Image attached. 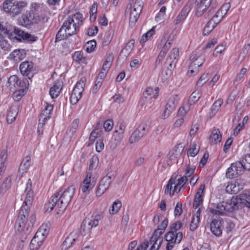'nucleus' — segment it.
<instances>
[{"mask_svg": "<svg viewBox=\"0 0 250 250\" xmlns=\"http://www.w3.org/2000/svg\"><path fill=\"white\" fill-rule=\"evenodd\" d=\"M25 200L20 209L17 219L15 224V227L19 232H22L25 234H29L31 231L36 217L34 214H31L28 218L32 205L34 194L32 189V182L29 179L26 183V187L24 190Z\"/></svg>", "mask_w": 250, "mask_h": 250, "instance_id": "obj_1", "label": "nucleus"}, {"mask_svg": "<svg viewBox=\"0 0 250 250\" xmlns=\"http://www.w3.org/2000/svg\"><path fill=\"white\" fill-rule=\"evenodd\" d=\"M75 190L73 186H70L65 189H61L53 194L44 206L45 211L50 212L56 207L57 213H62L71 201Z\"/></svg>", "mask_w": 250, "mask_h": 250, "instance_id": "obj_2", "label": "nucleus"}, {"mask_svg": "<svg viewBox=\"0 0 250 250\" xmlns=\"http://www.w3.org/2000/svg\"><path fill=\"white\" fill-rule=\"evenodd\" d=\"M83 21L82 14L77 13L68 17L56 36V42L66 40L76 34L82 25Z\"/></svg>", "mask_w": 250, "mask_h": 250, "instance_id": "obj_3", "label": "nucleus"}, {"mask_svg": "<svg viewBox=\"0 0 250 250\" xmlns=\"http://www.w3.org/2000/svg\"><path fill=\"white\" fill-rule=\"evenodd\" d=\"M27 6V3L24 0H3L0 7L6 14L15 17L21 14Z\"/></svg>", "mask_w": 250, "mask_h": 250, "instance_id": "obj_4", "label": "nucleus"}, {"mask_svg": "<svg viewBox=\"0 0 250 250\" xmlns=\"http://www.w3.org/2000/svg\"><path fill=\"white\" fill-rule=\"evenodd\" d=\"M187 180V176H183L177 180L176 178H173L172 176L166 186L165 193L166 194L169 193L170 196H172L175 192H179Z\"/></svg>", "mask_w": 250, "mask_h": 250, "instance_id": "obj_5", "label": "nucleus"}, {"mask_svg": "<svg viewBox=\"0 0 250 250\" xmlns=\"http://www.w3.org/2000/svg\"><path fill=\"white\" fill-rule=\"evenodd\" d=\"M8 38L13 41H24L30 42H35L38 39L37 37L16 27H14L13 31L10 32Z\"/></svg>", "mask_w": 250, "mask_h": 250, "instance_id": "obj_6", "label": "nucleus"}, {"mask_svg": "<svg viewBox=\"0 0 250 250\" xmlns=\"http://www.w3.org/2000/svg\"><path fill=\"white\" fill-rule=\"evenodd\" d=\"M209 205L208 209L210 212L213 214H222L223 211L232 212L237 208V204L233 200L223 201L216 205V208L214 209Z\"/></svg>", "mask_w": 250, "mask_h": 250, "instance_id": "obj_7", "label": "nucleus"}, {"mask_svg": "<svg viewBox=\"0 0 250 250\" xmlns=\"http://www.w3.org/2000/svg\"><path fill=\"white\" fill-rule=\"evenodd\" d=\"M102 218V216L100 214H96L94 216H92L91 218H85L80 229V232L82 235H85L90 233L92 229L98 225Z\"/></svg>", "mask_w": 250, "mask_h": 250, "instance_id": "obj_8", "label": "nucleus"}, {"mask_svg": "<svg viewBox=\"0 0 250 250\" xmlns=\"http://www.w3.org/2000/svg\"><path fill=\"white\" fill-rule=\"evenodd\" d=\"M166 240L167 242L166 250H171L175 245L179 244L183 238V233L179 231L177 233L168 231L165 235Z\"/></svg>", "mask_w": 250, "mask_h": 250, "instance_id": "obj_9", "label": "nucleus"}, {"mask_svg": "<svg viewBox=\"0 0 250 250\" xmlns=\"http://www.w3.org/2000/svg\"><path fill=\"white\" fill-rule=\"evenodd\" d=\"M190 60L191 62L189 66L190 70L188 74L191 75L197 74L199 71V67L205 62V56L202 55L197 56L196 53L193 52L190 56Z\"/></svg>", "mask_w": 250, "mask_h": 250, "instance_id": "obj_10", "label": "nucleus"}, {"mask_svg": "<svg viewBox=\"0 0 250 250\" xmlns=\"http://www.w3.org/2000/svg\"><path fill=\"white\" fill-rule=\"evenodd\" d=\"M85 86V79L82 78L78 81L71 93L70 101L72 104H76L82 97Z\"/></svg>", "mask_w": 250, "mask_h": 250, "instance_id": "obj_11", "label": "nucleus"}, {"mask_svg": "<svg viewBox=\"0 0 250 250\" xmlns=\"http://www.w3.org/2000/svg\"><path fill=\"white\" fill-rule=\"evenodd\" d=\"M114 178V174H108L101 180L96 190V195L97 197H100L104 193Z\"/></svg>", "mask_w": 250, "mask_h": 250, "instance_id": "obj_12", "label": "nucleus"}, {"mask_svg": "<svg viewBox=\"0 0 250 250\" xmlns=\"http://www.w3.org/2000/svg\"><path fill=\"white\" fill-rule=\"evenodd\" d=\"M178 101L179 100L177 95L172 96L169 98L166 105L165 110L162 114L163 119L168 118L171 113L175 110L178 103Z\"/></svg>", "mask_w": 250, "mask_h": 250, "instance_id": "obj_13", "label": "nucleus"}, {"mask_svg": "<svg viewBox=\"0 0 250 250\" xmlns=\"http://www.w3.org/2000/svg\"><path fill=\"white\" fill-rule=\"evenodd\" d=\"M244 169L240 162H236L232 164L226 171V177L229 179L234 178L239 175H241Z\"/></svg>", "mask_w": 250, "mask_h": 250, "instance_id": "obj_14", "label": "nucleus"}, {"mask_svg": "<svg viewBox=\"0 0 250 250\" xmlns=\"http://www.w3.org/2000/svg\"><path fill=\"white\" fill-rule=\"evenodd\" d=\"M193 0H189L185 5L179 14L173 21L174 25H177L183 22L190 11L193 3Z\"/></svg>", "mask_w": 250, "mask_h": 250, "instance_id": "obj_15", "label": "nucleus"}, {"mask_svg": "<svg viewBox=\"0 0 250 250\" xmlns=\"http://www.w3.org/2000/svg\"><path fill=\"white\" fill-rule=\"evenodd\" d=\"M146 125H140L133 131L129 139V142L132 144L138 142L146 134Z\"/></svg>", "mask_w": 250, "mask_h": 250, "instance_id": "obj_16", "label": "nucleus"}, {"mask_svg": "<svg viewBox=\"0 0 250 250\" xmlns=\"http://www.w3.org/2000/svg\"><path fill=\"white\" fill-rule=\"evenodd\" d=\"M143 9V6L141 2H135L133 5V9H132L130 13L129 25L133 27L137 20Z\"/></svg>", "mask_w": 250, "mask_h": 250, "instance_id": "obj_17", "label": "nucleus"}, {"mask_svg": "<svg viewBox=\"0 0 250 250\" xmlns=\"http://www.w3.org/2000/svg\"><path fill=\"white\" fill-rule=\"evenodd\" d=\"M21 73L28 77L29 79L32 78L35 72L34 64L31 62L25 61L22 62L20 66Z\"/></svg>", "mask_w": 250, "mask_h": 250, "instance_id": "obj_18", "label": "nucleus"}, {"mask_svg": "<svg viewBox=\"0 0 250 250\" xmlns=\"http://www.w3.org/2000/svg\"><path fill=\"white\" fill-rule=\"evenodd\" d=\"M212 0H195L196 15L201 17L204 11L210 5Z\"/></svg>", "mask_w": 250, "mask_h": 250, "instance_id": "obj_19", "label": "nucleus"}, {"mask_svg": "<svg viewBox=\"0 0 250 250\" xmlns=\"http://www.w3.org/2000/svg\"><path fill=\"white\" fill-rule=\"evenodd\" d=\"M114 60V57L112 53L109 54L106 57L103 65L102 68L98 74V77L104 79L107 73L109 71Z\"/></svg>", "mask_w": 250, "mask_h": 250, "instance_id": "obj_20", "label": "nucleus"}, {"mask_svg": "<svg viewBox=\"0 0 250 250\" xmlns=\"http://www.w3.org/2000/svg\"><path fill=\"white\" fill-rule=\"evenodd\" d=\"M163 241L162 236L153 233L148 243V246L151 245L149 250H158Z\"/></svg>", "mask_w": 250, "mask_h": 250, "instance_id": "obj_21", "label": "nucleus"}, {"mask_svg": "<svg viewBox=\"0 0 250 250\" xmlns=\"http://www.w3.org/2000/svg\"><path fill=\"white\" fill-rule=\"evenodd\" d=\"M243 188V185L240 182V180H237L233 183L229 184L226 188L227 192L236 194Z\"/></svg>", "mask_w": 250, "mask_h": 250, "instance_id": "obj_22", "label": "nucleus"}, {"mask_svg": "<svg viewBox=\"0 0 250 250\" xmlns=\"http://www.w3.org/2000/svg\"><path fill=\"white\" fill-rule=\"evenodd\" d=\"M205 188V185H201L198 188L194 198L193 207L197 208L203 204V197L204 195V190Z\"/></svg>", "mask_w": 250, "mask_h": 250, "instance_id": "obj_23", "label": "nucleus"}, {"mask_svg": "<svg viewBox=\"0 0 250 250\" xmlns=\"http://www.w3.org/2000/svg\"><path fill=\"white\" fill-rule=\"evenodd\" d=\"M210 230L215 236H219L222 234V221L214 219L210 223Z\"/></svg>", "mask_w": 250, "mask_h": 250, "instance_id": "obj_24", "label": "nucleus"}, {"mask_svg": "<svg viewBox=\"0 0 250 250\" xmlns=\"http://www.w3.org/2000/svg\"><path fill=\"white\" fill-rule=\"evenodd\" d=\"M62 81H56L49 90L50 95L52 99L56 98L60 94L62 89Z\"/></svg>", "mask_w": 250, "mask_h": 250, "instance_id": "obj_25", "label": "nucleus"}, {"mask_svg": "<svg viewBox=\"0 0 250 250\" xmlns=\"http://www.w3.org/2000/svg\"><path fill=\"white\" fill-rule=\"evenodd\" d=\"M44 236H40L36 233L34 237L32 238L30 244L31 250H37L42 244L44 240Z\"/></svg>", "mask_w": 250, "mask_h": 250, "instance_id": "obj_26", "label": "nucleus"}, {"mask_svg": "<svg viewBox=\"0 0 250 250\" xmlns=\"http://www.w3.org/2000/svg\"><path fill=\"white\" fill-rule=\"evenodd\" d=\"M183 150L184 147L182 145L178 144L169 152L167 155V159L173 160H176L181 155Z\"/></svg>", "mask_w": 250, "mask_h": 250, "instance_id": "obj_27", "label": "nucleus"}, {"mask_svg": "<svg viewBox=\"0 0 250 250\" xmlns=\"http://www.w3.org/2000/svg\"><path fill=\"white\" fill-rule=\"evenodd\" d=\"M118 130H115L114 132L113 138L109 143V146L110 148L114 149L121 142L124 135L122 133H118Z\"/></svg>", "mask_w": 250, "mask_h": 250, "instance_id": "obj_28", "label": "nucleus"}, {"mask_svg": "<svg viewBox=\"0 0 250 250\" xmlns=\"http://www.w3.org/2000/svg\"><path fill=\"white\" fill-rule=\"evenodd\" d=\"M95 181H91V175H87L86 178L83 180L82 185L81 186L82 191L83 193L89 191L92 189L95 185Z\"/></svg>", "mask_w": 250, "mask_h": 250, "instance_id": "obj_29", "label": "nucleus"}, {"mask_svg": "<svg viewBox=\"0 0 250 250\" xmlns=\"http://www.w3.org/2000/svg\"><path fill=\"white\" fill-rule=\"evenodd\" d=\"M79 237L78 232L77 231H74L70 233L68 236L65 238L63 243V246L65 248H68L71 247L73 243L77 240Z\"/></svg>", "mask_w": 250, "mask_h": 250, "instance_id": "obj_30", "label": "nucleus"}, {"mask_svg": "<svg viewBox=\"0 0 250 250\" xmlns=\"http://www.w3.org/2000/svg\"><path fill=\"white\" fill-rule=\"evenodd\" d=\"M179 51L178 48H175L170 52V54L167 59L166 63H168L171 67L172 63H175L177 62V59L179 57Z\"/></svg>", "mask_w": 250, "mask_h": 250, "instance_id": "obj_31", "label": "nucleus"}, {"mask_svg": "<svg viewBox=\"0 0 250 250\" xmlns=\"http://www.w3.org/2000/svg\"><path fill=\"white\" fill-rule=\"evenodd\" d=\"M18 108L17 106L12 105L11 106L7 114V121L8 123L13 122L17 116Z\"/></svg>", "mask_w": 250, "mask_h": 250, "instance_id": "obj_32", "label": "nucleus"}, {"mask_svg": "<svg viewBox=\"0 0 250 250\" xmlns=\"http://www.w3.org/2000/svg\"><path fill=\"white\" fill-rule=\"evenodd\" d=\"M31 165V157L30 156H26L21 162L19 168V172L24 173L27 172Z\"/></svg>", "mask_w": 250, "mask_h": 250, "instance_id": "obj_33", "label": "nucleus"}, {"mask_svg": "<svg viewBox=\"0 0 250 250\" xmlns=\"http://www.w3.org/2000/svg\"><path fill=\"white\" fill-rule=\"evenodd\" d=\"M25 50L22 49L15 50L10 54V57L15 61H20L25 57Z\"/></svg>", "mask_w": 250, "mask_h": 250, "instance_id": "obj_34", "label": "nucleus"}, {"mask_svg": "<svg viewBox=\"0 0 250 250\" xmlns=\"http://www.w3.org/2000/svg\"><path fill=\"white\" fill-rule=\"evenodd\" d=\"M210 142L212 144H217L220 143L222 139V135L220 130L218 129H214L212 130L209 137Z\"/></svg>", "mask_w": 250, "mask_h": 250, "instance_id": "obj_35", "label": "nucleus"}, {"mask_svg": "<svg viewBox=\"0 0 250 250\" xmlns=\"http://www.w3.org/2000/svg\"><path fill=\"white\" fill-rule=\"evenodd\" d=\"M171 43L169 40H168L165 43L162 49L160 51L158 58L156 61V64H159L161 63L162 60H163L166 53L167 52L168 48L170 47Z\"/></svg>", "mask_w": 250, "mask_h": 250, "instance_id": "obj_36", "label": "nucleus"}, {"mask_svg": "<svg viewBox=\"0 0 250 250\" xmlns=\"http://www.w3.org/2000/svg\"><path fill=\"white\" fill-rule=\"evenodd\" d=\"M53 109V106L52 104L46 103V105L42 110L40 118H42V120H48L51 117V112Z\"/></svg>", "mask_w": 250, "mask_h": 250, "instance_id": "obj_37", "label": "nucleus"}, {"mask_svg": "<svg viewBox=\"0 0 250 250\" xmlns=\"http://www.w3.org/2000/svg\"><path fill=\"white\" fill-rule=\"evenodd\" d=\"M33 14L30 13H26L22 16L23 24L25 26L31 25L34 23Z\"/></svg>", "mask_w": 250, "mask_h": 250, "instance_id": "obj_38", "label": "nucleus"}, {"mask_svg": "<svg viewBox=\"0 0 250 250\" xmlns=\"http://www.w3.org/2000/svg\"><path fill=\"white\" fill-rule=\"evenodd\" d=\"M168 220L167 218H165L161 223L160 225L158 226V228L154 233L158 234L160 236H162L164 233L165 229L167 226L168 224Z\"/></svg>", "mask_w": 250, "mask_h": 250, "instance_id": "obj_39", "label": "nucleus"}, {"mask_svg": "<svg viewBox=\"0 0 250 250\" xmlns=\"http://www.w3.org/2000/svg\"><path fill=\"white\" fill-rule=\"evenodd\" d=\"M11 179L10 176L6 177L0 188V194H4L10 188Z\"/></svg>", "mask_w": 250, "mask_h": 250, "instance_id": "obj_40", "label": "nucleus"}, {"mask_svg": "<svg viewBox=\"0 0 250 250\" xmlns=\"http://www.w3.org/2000/svg\"><path fill=\"white\" fill-rule=\"evenodd\" d=\"M19 79L17 76L12 75L9 77L8 83L9 84L10 88H15L18 89V85Z\"/></svg>", "mask_w": 250, "mask_h": 250, "instance_id": "obj_41", "label": "nucleus"}, {"mask_svg": "<svg viewBox=\"0 0 250 250\" xmlns=\"http://www.w3.org/2000/svg\"><path fill=\"white\" fill-rule=\"evenodd\" d=\"M49 227L47 225L42 224L38 229L36 233L40 236H44V239L48 234Z\"/></svg>", "mask_w": 250, "mask_h": 250, "instance_id": "obj_42", "label": "nucleus"}, {"mask_svg": "<svg viewBox=\"0 0 250 250\" xmlns=\"http://www.w3.org/2000/svg\"><path fill=\"white\" fill-rule=\"evenodd\" d=\"M98 5L97 3H94L90 9V20L94 21L96 19Z\"/></svg>", "mask_w": 250, "mask_h": 250, "instance_id": "obj_43", "label": "nucleus"}, {"mask_svg": "<svg viewBox=\"0 0 250 250\" xmlns=\"http://www.w3.org/2000/svg\"><path fill=\"white\" fill-rule=\"evenodd\" d=\"M223 103V100L222 99H219L214 103L211 108V111L213 114H216V113L219 110Z\"/></svg>", "mask_w": 250, "mask_h": 250, "instance_id": "obj_44", "label": "nucleus"}, {"mask_svg": "<svg viewBox=\"0 0 250 250\" xmlns=\"http://www.w3.org/2000/svg\"><path fill=\"white\" fill-rule=\"evenodd\" d=\"M122 207V204L121 202L116 201H115L112 207L111 208L109 209V212L110 214H114L118 212Z\"/></svg>", "mask_w": 250, "mask_h": 250, "instance_id": "obj_45", "label": "nucleus"}, {"mask_svg": "<svg viewBox=\"0 0 250 250\" xmlns=\"http://www.w3.org/2000/svg\"><path fill=\"white\" fill-rule=\"evenodd\" d=\"M96 46V42L94 40L88 41L85 44V50L87 53L93 52Z\"/></svg>", "mask_w": 250, "mask_h": 250, "instance_id": "obj_46", "label": "nucleus"}, {"mask_svg": "<svg viewBox=\"0 0 250 250\" xmlns=\"http://www.w3.org/2000/svg\"><path fill=\"white\" fill-rule=\"evenodd\" d=\"M201 96V93L200 90H195L189 97V101L192 103H195L198 101L199 99L200 98Z\"/></svg>", "mask_w": 250, "mask_h": 250, "instance_id": "obj_47", "label": "nucleus"}, {"mask_svg": "<svg viewBox=\"0 0 250 250\" xmlns=\"http://www.w3.org/2000/svg\"><path fill=\"white\" fill-rule=\"evenodd\" d=\"M155 33V27H152L150 30L148 31L146 34L143 35L140 40V42H145L149 38L152 37Z\"/></svg>", "mask_w": 250, "mask_h": 250, "instance_id": "obj_48", "label": "nucleus"}, {"mask_svg": "<svg viewBox=\"0 0 250 250\" xmlns=\"http://www.w3.org/2000/svg\"><path fill=\"white\" fill-rule=\"evenodd\" d=\"M200 222V219L198 217H192V219L190 223L189 229L190 230L193 231L198 227Z\"/></svg>", "mask_w": 250, "mask_h": 250, "instance_id": "obj_49", "label": "nucleus"}, {"mask_svg": "<svg viewBox=\"0 0 250 250\" xmlns=\"http://www.w3.org/2000/svg\"><path fill=\"white\" fill-rule=\"evenodd\" d=\"M113 37V34L110 31L105 32L103 41V45L106 46L109 44Z\"/></svg>", "mask_w": 250, "mask_h": 250, "instance_id": "obj_50", "label": "nucleus"}, {"mask_svg": "<svg viewBox=\"0 0 250 250\" xmlns=\"http://www.w3.org/2000/svg\"><path fill=\"white\" fill-rule=\"evenodd\" d=\"M244 170H250V154L246 155L241 162Z\"/></svg>", "mask_w": 250, "mask_h": 250, "instance_id": "obj_51", "label": "nucleus"}, {"mask_svg": "<svg viewBox=\"0 0 250 250\" xmlns=\"http://www.w3.org/2000/svg\"><path fill=\"white\" fill-rule=\"evenodd\" d=\"M182 227V223L181 222L178 221L173 223L170 225V230L169 231L177 233Z\"/></svg>", "mask_w": 250, "mask_h": 250, "instance_id": "obj_52", "label": "nucleus"}, {"mask_svg": "<svg viewBox=\"0 0 250 250\" xmlns=\"http://www.w3.org/2000/svg\"><path fill=\"white\" fill-rule=\"evenodd\" d=\"M209 79L208 74H203L197 81L196 85L197 86H202Z\"/></svg>", "mask_w": 250, "mask_h": 250, "instance_id": "obj_53", "label": "nucleus"}, {"mask_svg": "<svg viewBox=\"0 0 250 250\" xmlns=\"http://www.w3.org/2000/svg\"><path fill=\"white\" fill-rule=\"evenodd\" d=\"M215 27L209 21L207 23L203 30V34L204 36L208 35Z\"/></svg>", "mask_w": 250, "mask_h": 250, "instance_id": "obj_54", "label": "nucleus"}, {"mask_svg": "<svg viewBox=\"0 0 250 250\" xmlns=\"http://www.w3.org/2000/svg\"><path fill=\"white\" fill-rule=\"evenodd\" d=\"M196 145L195 143L192 144L188 152V155L191 157L195 156L199 152V149L196 148Z\"/></svg>", "mask_w": 250, "mask_h": 250, "instance_id": "obj_55", "label": "nucleus"}, {"mask_svg": "<svg viewBox=\"0 0 250 250\" xmlns=\"http://www.w3.org/2000/svg\"><path fill=\"white\" fill-rule=\"evenodd\" d=\"M153 92L152 88L149 87H147L145 92L144 93V98H143L140 102V104L142 106L144 105L145 104V100L144 99H145V100H146V96H150L151 95V93Z\"/></svg>", "mask_w": 250, "mask_h": 250, "instance_id": "obj_56", "label": "nucleus"}, {"mask_svg": "<svg viewBox=\"0 0 250 250\" xmlns=\"http://www.w3.org/2000/svg\"><path fill=\"white\" fill-rule=\"evenodd\" d=\"M0 31L8 37L10 33L9 30L7 29L6 24L3 21H0Z\"/></svg>", "mask_w": 250, "mask_h": 250, "instance_id": "obj_57", "label": "nucleus"}, {"mask_svg": "<svg viewBox=\"0 0 250 250\" xmlns=\"http://www.w3.org/2000/svg\"><path fill=\"white\" fill-rule=\"evenodd\" d=\"M113 125L114 123L113 120H107L104 122V127L105 131H109L112 129Z\"/></svg>", "mask_w": 250, "mask_h": 250, "instance_id": "obj_58", "label": "nucleus"}, {"mask_svg": "<svg viewBox=\"0 0 250 250\" xmlns=\"http://www.w3.org/2000/svg\"><path fill=\"white\" fill-rule=\"evenodd\" d=\"M98 158L97 156H93L90 160L89 169L95 168L98 165Z\"/></svg>", "mask_w": 250, "mask_h": 250, "instance_id": "obj_59", "label": "nucleus"}, {"mask_svg": "<svg viewBox=\"0 0 250 250\" xmlns=\"http://www.w3.org/2000/svg\"><path fill=\"white\" fill-rule=\"evenodd\" d=\"M182 203L181 202H179L177 203L174 209L175 216H180L182 214Z\"/></svg>", "mask_w": 250, "mask_h": 250, "instance_id": "obj_60", "label": "nucleus"}, {"mask_svg": "<svg viewBox=\"0 0 250 250\" xmlns=\"http://www.w3.org/2000/svg\"><path fill=\"white\" fill-rule=\"evenodd\" d=\"M18 89L21 88L22 89L28 88L29 83L27 79H24L22 81H19L18 83Z\"/></svg>", "mask_w": 250, "mask_h": 250, "instance_id": "obj_61", "label": "nucleus"}, {"mask_svg": "<svg viewBox=\"0 0 250 250\" xmlns=\"http://www.w3.org/2000/svg\"><path fill=\"white\" fill-rule=\"evenodd\" d=\"M250 49V43L245 44L240 54V57H242L243 59H244L246 55L248 53Z\"/></svg>", "mask_w": 250, "mask_h": 250, "instance_id": "obj_62", "label": "nucleus"}, {"mask_svg": "<svg viewBox=\"0 0 250 250\" xmlns=\"http://www.w3.org/2000/svg\"><path fill=\"white\" fill-rule=\"evenodd\" d=\"M83 58V54L80 51L75 52L73 56V60L78 62H82Z\"/></svg>", "mask_w": 250, "mask_h": 250, "instance_id": "obj_63", "label": "nucleus"}, {"mask_svg": "<svg viewBox=\"0 0 250 250\" xmlns=\"http://www.w3.org/2000/svg\"><path fill=\"white\" fill-rule=\"evenodd\" d=\"M101 135V132L97 131V129H94L91 133L89 137V140L91 142H94L96 138Z\"/></svg>", "mask_w": 250, "mask_h": 250, "instance_id": "obj_64", "label": "nucleus"}]
</instances>
